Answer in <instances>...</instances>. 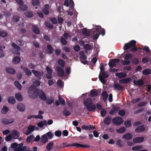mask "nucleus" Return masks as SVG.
<instances>
[{"label":"nucleus","mask_w":151,"mask_h":151,"mask_svg":"<svg viewBox=\"0 0 151 151\" xmlns=\"http://www.w3.org/2000/svg\"><path fill=\"white\" fill-rule=\"evenodd\" d=\"M83 104L86 106L87 110L89 111H94L96 108V104L93 103L91 99L88 98L83 101Z\"/></svg>","instance_id":"nucleus-1"},{"label":"nucleus","mask_w":151,"mask_h":151,"mask_svg":"<svg viewBox=\"0 0 151 151\" xmlns=\"http://www.w3.org/2000/svg\"><path fill=\"white\" fill-rule=\"evenodd\" d=\"M136 42L135 40H132L128 43H126L124 44L123 49L124 50H127L132 47H133L130 49V51L133 52H135L137 50V47L136 46Z\"/></svg>","instance_id":"nucleus-2"},{"label":"nucleus","mask_w":151,"mask_h":151,"mask_svg":"<svg viewBox=\"0 0 151 151\" xmlns=\"http://www.w3.org/2000/svg\"><path fill=\"white\" fill-rule=\"evenodd\" d=\"M38 90L34 85H31L28 89V94L29 97L32 99H36L37 97V93Z\"/></svg>","instance_id":"nucleus-3"},{"label":"nucleus","mask_w":151,"mask_h":151,"mask_svg":"<svg viewBox=\"0 0 151 151\" xmlns=\"http://www.w3.org/2000/svg\"><path fill=\"white\" fill-rule=\"evenodd\" d=\"M82 147V148H88L90 147L89 145H84L81 144L79 143H73L71 144H68L67 145L65 146H62L59 147L58 146H56V147L57 149H55V150H57L58 149H59L60 148H64L65 147Z\"/></svg>","instance_id":"nucleus-4"},{"label":"nucleus","mask_w":151,"mask_h":151,"mask_svg":"<svg viewBox=\"0 0 151 151\" xmlns=\"http://www.w3.org/2000/svg\"><path fill=\"white\" fill-rule=\"evenodd\" d=\"M112 122L115 125L119 126L123 122V121L122 118L116 117L113 119Z\"/></svg>","instance_id":"nucleus-5"},{"label":"nucleus","mask_w":151,"mask_h":151,"mask_svg":"<svg viewBox=\"0 0 151 151\" xmlns=\"http://www.w3.org/2000/svg\"><path fill=\"white\" fill-rule=\"evenodd\" d=\"M38 96L42 100L45 101L46 100L47 96L42 90H38L37 93Z\"/></svg>","instance_id":"nucleus-6"},{"label":"nucleus","mask_w":151,"mask_h":151,"mask_svg":"<svg viewBox=\"0 0 151 151\" xmlns=\"http://www.w3.org/2000/svg\"><path fill=\"white\" fill-rule=\"evenodd\" d=\"M14 119L13 118H11L8 119L6 118H3L1 120V122L3 124L5 125L8 124L13 123Z\"/></svg>","instance_id":"nucleus-7"},{"label":"nucleus","mask_w":151,"mask_h":151,"mask_svg":"<svg viewBox=\"0 0 151 151\" xmlns=\"http://www.w3.org/2000/svg\"><path fill=\"white\" fill-rule=\"evenodd\" d=\"M32 72L35 76L39 80L41 79V77L43 74V73H41L38 70H32Z\"/></svg>","instance_id":"nucleus-8"},{"label":"nucleus","mask_w":151,"mask_h":151,"mask_svg":"<svg viewBox=\"0 0 151 151\" xmlns=\"http://www.w3.org/2000/svg\"><path fill=\"white\" fill-rule=\"evenodd\" d=\"M56 69L58 74L60 77L63 76L64 73V71L63 69L59 66H57Z\"/></svg>","instance_id":"nucleus-9"},{"label":"nucleus","mask_w":151,"mask_h":151,"mask_svg":"<svg viewBox=\"0 0 151 151\" xmlns=\"http://www.w3.org/2000/svg\"><path fill=\"white\" fill-rule=\"evenodd\" d=\"M50 8V6L48 4H46L45 5L44 7L42 9V11L45 15H48L49 14Z\"/></svg>","instance_id":"nucleus-10"},{"label":"nucleus","mask_w":151,"mask_h":151,"mask_svg":"<svg viewBox=\"0 0 151 151\" xmlns=\"http://www.w3.org/2000/svg\"><path fill=\"white\" fill-rule=\"evenodd\" d=\"M12 45L14 48L16 49L15 51H13L14 53L19 55L20 54L19 50H21V48L14 43H12Z\"/></svg>","instance_id":"nucleus-11"},{"label":"nucleus","mask_w":151,"mask_h":151,"mask_svg":"<svg viewBox=\"0 0 151 151\" xmlns=\"http://www.w3.org/2000/svg\"><path fill=\"white\" fill-rule=\"evenodd\" d=\"M131 78L130 77L126 78L119 80V83L121 84H127L131 81Z\"/></svg>","instance_id":"nucleus-12"},{"label":"nucleus","mask_w":151,"mask_h":151,"mask_svg":"<svg viewBox=\"0 0 151 151\" xmlns=\"http://www.w3.org/2000/svg\"><path fill=\"white\" fill-rule=\"evenodd\" d=\"M18 110L21 112H23L25 110V107L22 103H19L17 106Z\"/></svg>","instance_id":"nucleus-13"},{"label":"nucleus","mask_w":151,"mask_h":151,"mask_svg":"<svg viewBox=\"0 0 151 151\" xmlns=\"http://www.w3.org/2000/svg\"><path fill=\"white\" fill-rule=\"evenodd\" d=\"M145 130V127L144 125L139 126L135 129V131L136 132H142Z\"/></svg>","instance_id":"nucleus-14"},{"label":"nucleus","mask_w":151,"mask_h":151,"mask_svg":"<svg viewBox=\"0 0 151 151\" xmlns=\"http://www.w3.org/2000/svg\"><path fill=\"white\" fill-rule=\"evenodd\" d=\"M144 140L143 137H137L133 139V142L134 143H140L143 142Z\"/></svg>","instance_id":"nucleus-15"},{"label":"nucleus","mask_w":151,"mask_h":151,"mask_svg":"<svg viewBox=\"0 0 151 151\" xmlns=\"http://www.w3.org/2000/svg\"><path fill=\"white\" fill-rule=\"evenodd\" d=\"M47 50L46 52L49 54H52L54 51L53 48L50 45H47Z\"/></svg>","instance_id":"nucleus-16"},{"label":"nucleus","mask_w":151,"mask_h":151,"mask_svg":"<svg viewBox=\"0 0 151 151\" xmlns=\"http://www.w3.org/2000/svg\"><path fill=\"white\" fill-rule=\"evenodd\" d=\"M32 31L35 34H40V31L38 27L35 25H32Z\"/></svg>","instance_id":"nucleus-17"},{"label":"nucleus","mask_w":151,"mask_h":151,"mask_svg":"<svg viewBox=\"0 0 151 151\" xmlns=\"http://www.w3.org/2000/svg\"><path fill=\"white\" fill-rule=\"evenodd\" d=\"M123 138L126 140L131 139L132 138V137L131 134L129 133H127L124 135L122 137Z\"/></svg>","instance_id":"nucleus-18"},{"label":"nucleus","mask_w":151,"mask_h":151,"mask_svg":"<svg viewBox=\"0 0 151 151\" xmlns=\"http://www.w3.org/2000/svg\"><path fill=\"white\" fill-rule=\"evenodd\" d=\"M119 109V108L118 107L114 106L109 112V114L111 115H113L114 113H117Z\"/></svg>","instance_id":"nucleus-19"},{"label":"nucleus","mask_w":151,"mask_h":151,"mask_svg":"<svg viewBox=\"0 0 151 151\" xmlns=\"http://www.w3.org/2000/svg\"><path fill=\"white\" fill-rule=\"evenodd\" d=\"M133 82L135 85L138 86H142L144 84V81L141 79H139L137 80H134Z\"/></svg>","instance_id":"nucleus-20"},{"label":"nucleus","mask_w":151,"mask_h":151,"mask_svg":"<svg viewBox=\"0 0 151 151\" xmlns=\"http://www.w3.org/2000/svg\"><path fill=\"white\" fill-rule=\"evenodd\" d=\"M23 70L25 74L28 76H32V73L31 71L28 68L24 67L23 68Z\"/></svg>","instance_id":"nucleus-21"},{"label":"nucleus","mask_w":151,"mask_h":151,"mask_svg":"<svg viewBox=\"0 0 151 151\" xmlns=\"http://www.w3.org/2000/svg\"><path fill=\"white\" fill-rule=\"evenodd\" d=\"M104 122L106 125H109L111 122V117L109 116H108L106 117L104 120Z\"/></svg>","instance_id":"nucleus-22"},{"label":"nucleus","mask_w":151,"mask_h":151,"mask_svg":"<svg viewBox=\"0 0 151 151\" xmlns=\"http://www.w3.org/2000/svg\"><path fill=\"white\" fill-rule=\"evenodd\" d=\"M6 71L8 73L12 74H13L15 73V69L11 67H7L6 68Z\"/></svg>","instance_id":"nucleus-23"},{"label":"nucleus","mask_w":151,"mask_h":151,"mask_svg":"<svg viewBox=\"0 0 151 151\" xmlns=\"http://www.w3.org/2000/svg\"><path fill=\"white\" fill-rule=\"evenodd\" d=\"M27 148V147L26 146H23L22 148H20L17 147L14 148V151H29L28 150H26Z\"/></svg>","instance_id":"nucleus-24"},{"label":"nucleus","mask_w":151,"mask_h":151,"mask_svg":"<svg viewBox=\"0 0 151 151\" xmlns=\"http://www.w3.org/2000/svg\"><path fill=\"white\" fill-rule=\"evenodd\" d=\"M116 76H117L119 78H124L127 76L126 73L122 72L117 73L116 74Z\"/></svg>","instance_id":"nucleus-25"},{"label":"nucleus","mask_w":151,"mask_h":151,"mask_svg":"<svg viewBox=\"0 0 151 151\" xmlns=\"http://www.w3.org/2000/svg\"><path fill=\"white\" fill-rule=\"evenodd\" d=\"M8 102L11 104H14L16 102V100L14 96H10L8 98Z\"/></svg>","instance_id":"nucleus-26"},{"label":"nucleus","mask_w":151,"mask_h":151,"mask_svg":"<svg viewBox=\"0 0 151 151\" xmlns=\"http://www.w3.org/2000/svg\"><path fill=\"white\" fill-rule=\"evenodd\" d=\"M16 99L19 101H21L23 100V97L20 93H16L15 95Z\"/></svg>","instance_id":"nucleus-27"},{"label":"nucleus","mask_w":151,"mask_h":151,"mask_svg":"<svg viewBox=\"0 0 151 151\" xmlns=\"http://www.w3.org/2000/svg\"><path fill=\"white\" fill-rule=\"evenodd\" d=\"M98 95V93L97 91L92 89L91 90L90 93V96L91 97H96Z\"/></svg>","instance_id":"nucleus-28"},{"label":"nucleus","mask_w":151,"mask_h":151,"mask_svg":"<svg viewBox=\"0 0 151 151\" xmlns=\"http://www.w3.org/2000/svg\"><path fill=\"white\" fill-rule=\"evenodd\" d=\"M41 140L44 144L45 143L48 141V139L46 134H44L41 137Z\"/></svg>","instance_id":"nucleus-29"},{"label":"nucleus","mask_w":151,"mask_h":151,"mask_svg":"<svg viewBox=\"0 0 151 151\" xmlns=\"http://www.w3.org/2000/svg\"><path fill=\"white\" fill-rule=\"evenodd\" d=\"M143 75H147L151 74V70L149 68L146 69L142 71Z\"/></svg>","instance_id":"nucleus-30"},{"label":"nucleus","mask_w":151,"mask_h":151,"mask_svg":"<svg viewBox=\"0 0 151 151\" xmlns=\"http://www.w3.org/2000/svg\"><path fill=\"white\" fill-rule=\"evenodd\" d=\"M114 88L119 91H122L123 90V87L119 84H115L114 86Z\"/></svg>","instance_id":"nucleus-31"},{"label":"nucleus","mask_w":151,"mask_h":151,"mask_svg":"<svg viewBox=\"0 0 151 151\" xmlns=\"http://www.w3.org/2000/svg\"><path fill=\"white\" fill-rule=\"evenodd\" d=\"M63 113L65 116H68L71 114L70 111L66 108H64Z\"/></svg>","instance_id":"nucleus-32"},{"label":"nucleus","mask_w":151,"mask_h":151,"mask_svg":"<svg viewBox=\"0 0 151 151\" xmlns=\"http://www.w3.org/2000/svg\"><path fill=\"white\" fill-rule=\"evenodd\" d=\"M46 100V103L48 104H52L54 101V99L53 98L50 96V97L47 99Z\"/></svg>","instance_id":"nucleus-33"},{"label":"nucleus","mask_w":151,"mask_h":151,"mask_svg":"<svg viewBox=\"0 0 151 151\" xmlns=\"http://www.w3.org/2000/svg\"><path fill=\"white\" fill-rule=\"evenodd\" d=\"M102 95L103 96V99L104 102H106L107 101V98L108 97V95L107 93V92L106 91H104L102 93Z\"/></svg>","instance_id":"nucleus-34"},{"label":"nucleus","mask_w":151,"mask_h":151,"mask_svg":"<svg viewBox=\"0 0 151 151\" xmlns=\"http://www.w3.org/2000/svg\"><path fill=\"white\" fill-rule=\"evenodd\" d=\"M32 5L34 6H38L40 4V2L39 0H32Z\"/></svg>","instance_id":"nucleus-35"},{"label":"nucleus","mask_w":151,"mask_h":151,"mask_svg":"<svg viewBox=\"0 0 151 151\" xmlns=\"http://www.w3.org/2000/svg\"><path fill=\"white\" fill-rule=\"evenodd\" d=\"M20 60L21 59L19 57L16 56L14 58L13 63L15 64H17L20 62Z\"/></svg>","instance_id":"nucleus-36"},{"label":"nucleus","mask_w":151,"mask_h":151,"mask_svg":"<svg viewBox=\"0 0 151 151\" xmlns=\"http://www.w3.org/2000/svg\"><path fill=\"white\" fill-rule=\"evenodd\" d=\"M58 64L61 67H64L65 66V62L63 60L61 59L58 60Z\"/></svg>","instance_id":"nucleus-37"},{"label":"nucleus","mask_w":151,"mask_h":151,"mask_svg":"<svg viewBox=\"0 0 151 151\" xmlns=\"http://www.w3.org/2000/svg\"><path fill=\"white\" fill-rule=\"evenodd\" d=\"M53 143L52 142H49L47 145L46 148L47 151H50L53 145Z\"/></svg>","instance_id":"nucleus-38"},{"label":"nucleus","mask_w":151,"mask_h":151,"mask_svg":"<svg viewBox=\"0 0 151 151\" xmlns=\"http://www.w3.org/2000/svg\"><path fill=\"white\" fill-rule=\"evenodd\" d=\"M9 111L8 108L6 106H4L1 110V112L4 114L6 113Z\"/></svg>","instance_id":"nucleus-39"},{"label":"nucleus","mask_w":151,"mask_h":151,"mask_svg":"<svg viewBox=\"0 0 151 151\" xmlns=\"http://www.w3.org/2000/svg\"><path fill=\"white\" fill-rule=\"evenodd\" d=\"M24 15L28 18H31L33 16V14L31 12H26Z\"/></svg>","instance_id":"nucleus-40"},{"label":"nucleus","mask_w":151,"mask_h":151,"mask_svg":"<svg viewBox=\"0 0 151 151\" xmlns=\"http://www.w3.org/2000/svg\"><path fill=\"white\" fill-rule=\"evenodd\" d=\"M133 57V55L131 54L128 53L125 55L124 59L125 60H128L131 59Z\"/></svg>","instance_id":"nucleus-41"},{"label":"nucleus","mask_w":151,"mask_h":151,"mask_svg":"<svg viewBox=\"0 0 151 151\" xmlns=\"http://www.w3.org/2000/svg\"><path fill=\"white\" fill-rule=\"evenodd\" d=\"M143 146L142 145H136L135 147H132V149L133 150H137L140 149L142 148Z\"/></svg>","instance_id":"nucleus-42"},{"label":"nucleus","mask_w":151,"mask_h":151,"mask_svg":"<svg viewBox=\"0 0 151 151\" xmlns=\"http://www.w3.org/2000/svg\"><path fill=\"white\" fill-rule=\"evenodd\" d=\"M58 99L60 102L61 104L64 105L65 104V102L64 99L63 98H61L60 96H59Z\"/></svg>","instance_id":"nucleus-43"},{"label":"nucleus","mask_w":151,"mask_h":151,"mask_svg":"<svg viewBox=\"0 0 151 151\" xmlns=\"http://www.w3.org/2000/svg\"><path fill=\"white\" fill-rule=\"evenodd\" d=\"M125 130V128L124 127H122L119 129L116 130V132L119 133H122L124 132Z\"/></svg>","instance_id":"nucleus-44"},{"label":"nucleus","mask_w":151,"mask_h":151,"mask_svg":"<svg viewBox=\"0 0 151 151\" xmlns=\"http://www.w3.org/2000/svg\"><path fill=\"white\" fill-rule=\"evenodd\" d=\"M131 62L132 64L136 65L138 64L139 61L137 58H135L131 60Z\"/></svg>","instance_id":"nucleus-45"},{"label":"nucleus","mask_w":151,"mask_h":151,"mask_svg":"<svg viewBox=\"0 0 151 151\" xmlns=\"http://www.w3.org/2000/svg\"><path fill=\"white\" fill-rule=\"evenodd\" d=\"M80 57L81 59L85 60L86 59V56L83 51H81L80 52Z\"/></svg>","instance_id":"nucleus-46"},{"label":"nucleus","mask_w":151,"mask_h":151,"mask_svg":"<svg viewBox=\"0 0 151 151\" xmlns=\"http://www.w3.org/2000/svg\"><path fill=\"white\" fill-rule=\"evenodd\" d=\"M109 65L110 67L112 68L114 67L116 65V64L113 62L112 59L110 60V61L109 63Z\"/></svg>","instance_id":"nucleus-47"},{"label":"nucleus","mask_w":151,"mask_h":151,"mask_svg":"<svg viewBox=\"0 0 151 151\" xmlns=\"http://www.w3.org/2000/svg\"><path fill=\"white\" fill-rule=\"evenodd\" d=\"M34 138V136L32 135H30L28 136L26 139V142L29 143Z\"/></svg>","instance_id":"nucleus-48"},{"label":"nucleus","mask_w":151,"mask_h":151,"mask_svg":"<svg viewBox=\"0 0 151 151\" xmlns=\"http://www.w3.org/2000/svg\"><path fill=\"white\" fill-rule=\"evenodd\" d=\"M122 141L121 139H118L116 141V144L119 147L123 146V144H122Z\"/></svg>","instance_id":"nucleus-49"},{"label":"nucleus","mask_w":151,"mask_h":151,"mask_svg":"<svg viewBox=\"0 0 151 151\" xmlns=\"http://www.w3.org/2000/svg\"><path fill=\"white\" fill-rule=\"evenodd\" d=\"M99 78L100 81L103 84H105V78L102 76L100 74H99Z\"/></svg>","instance_id":"nucleus-50"},{"label":"nucleus","mask_w":151,"mask_h":151,"mask_svg":"<svg viewBox=\"0 0 151 151\" xmlns=\"http://www.w3.org/2000/svg\"><path fill=\"white\" fill-rule=\"evenodd\" d=\"M14 84L16 86L17 88L19 90H21L22 88L21 85L18 81H15L14 82Z\"/></svg>","instance_id":"nucleus-51"},{"label":"nucleus","mask_w":151,"mask_h":151,"mask_svg":"<svg viewBox=\"0 0 151 151\" xmlns=\"http://www.w3.org/2000/svg\"><path fill=\"white\" fill-rule=\"evenodd\" d=\"M19 8L20 10L22 11H24L26 10L27 9V7L25 5H21L19 6Z\"/></svg>","instance_id":"nucleus-52"},{"label":"nucleus","mask_w":151,"mask_h":151,"mask_svg":"<svg viewBox=\"0 0 151 151\" xmlns=\"http://www.w3.org/2000/svg\"><path fill=\"white\" fill-rule=\"evenodd\" d=\"M131 63L130 60H126L122 62V65H128Z\"/></svg>","instance_id":"nucleus-53"},{"label":"nucleus","mask_w":151,"mask_h":151,"mask_svg":"<svg viewBox=\"0 0 151 151\" xmlns=\"http://www.w3.org/2000/svg\"><path fill=\"white\" fill-rule=\"evenodd\" d=\"M125 114V112L123 110H119L118 112V114L121 116H124Z\"/></svg>","instance_id":"nucleus-54"},{"label":"nucleus","mask_w":151,"mask_h":151,"mask_svg":"<svg viewBox=\"0 0 151 151\" xmlns=\"http://www.w3.org/2000/svg\"><path fill=\"white\" fill-rule=\"evenodd\" d=\"M147 104V102L146 101L141 102L138 104V106L141 107L143 106H145Z\"/></svg>","instance_id":"nucleus-55"},{"label":"nucleus","mask_w":151,"mask_h":151,"mask_svg":"<svg viewBox=\"0 0 151 151\" xmlns=\"http://www.w3.org/2000/svg\"><path fill=\"white\" fill-rule=\"evenodd\" d=\"M50 19L52 23L54 24H55L57 23V20L55 17L50 18Z\"/></svg>","instance_id":"nucleus-56"},{"label":"nucleus","mask_w":151,"mask_h":151,"mask_svg":"<svg viewBox=\"0 0 151 151\" xmlns=\"http://www.w3.org/2000/svg\"><path fill=\"white\" fill-rule=\"evenodd\" d=\"M124 125L127 127H129L131 125V122L129 120L125 121L124 122Z\"/></svg>","instance_id":"nucleus-57"},{"label":"nucleus","mask_w":151,"mask_h":151,"mask_svg":"<svg viewBox=\"0 0 151 151\" xmlns=\"http://www.w3.org/2000/svg\"><path fill=\"white\" fill-rule=\"evenodd\" d=\"M144 110V108H141L138 109L135 111L134 112V114H138L142 112Z\"/></svg>","instance_id":"nucleus-58"},{"label":"nucleus","mask_w":151,"mask_h":151,"mask_svg":"<svg viewBox=\"0 0 151 151\" xmlns=\"http://www.w3.org/2000/svg\"><path fill=\"white\" fill-rule=\"evenodd\" d=\"M84 48L87 50H90L91 49V46L88 44H86L84 46Z\"/></svg>","instance_id":"nucleus-59"},{"label":"nucleus","mask_w":151,"mask_h":151,"mask_svg":"<svg viewBox=\"0 0 151 151\" xmlns=\"http://www.w3.org/2000/svg\"><path fill=\"white\" fill-rule=\"evenodd\" d=\"M46 27L50 29H52L53 28V25L50 24L49 22H46Z\"/></svg>","instance_id":"nucleus-60"},{"label":"nucleus","mask_w":151,"mask_h":151,"mask_svg":"<svg viewBox=\"0 0 151 151\" xmlns=\"http://www.w3.org/2000/svg\"><path fill=\"white\" fill-rule=\"evenodd\" d=\"M35 127L34 126H29L28 127V130L30 132H33L35 129Z\"/></svg>","instance_id":"nucleus-61"},{"label":"nucleus","mask_w":151,"mask_h":151,"mask_svg":"<svg viewBox=\"0 0 151 151\" xmlns=\"http://www.w3.org/2000/svg\"><path fill=\"white\" fill-rule=\"evenodd\" d=\"M7 34L6 32L0 31V36L2 37H6L7 36Z\"/></svg>","instance_id":"nucleus-62"},{"label":"nucleus","mask_w":151,"mask_h":151,"mask_svg":"<svg viewBox=\"0 0 151 151\" xmlns=\"http://www.w3.org/2000/svg\"><path fill=\"white\" fill-rule=\"evenodd\" d=\"M61 42L62 44L64 45H66L67 43V42L66 40L63 37L61 38Z\"/></svg>","instance_id":"nucleus-63"},{"label":"nucleus","mask_w":151,"mask_h":151,"mask_svg":"<svg viewBox=\"0 0 151 151\" xmlns=\"http://www.w3.org/2000/svg\"><path fill=\"white\" fill-rule=\"evenodd\" d=\"M55 135L58 137H60L61 135V132L60 131L58 130L56 131L55 132Z\"/></svg>","instance_id":"nucleus-64"}]
</instances>
